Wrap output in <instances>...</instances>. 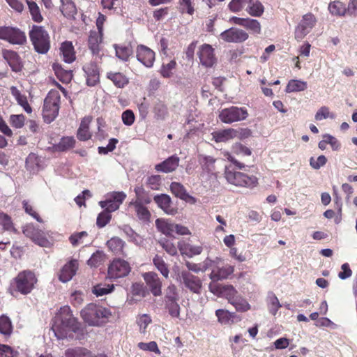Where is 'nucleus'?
I'll list each match as a JSON object with an SVG mask.
<instances>
[{
	"label": "nucleus",
	"instance_id": "obj_51",
	"mask_svg": "<svg viewBox=\"0 0 357 357\" xmlns=\"http://www.w3.org/2000/svg\"><path fill=\"white\" fill-rule=\"evenodd\" d=\"M133 205L135 206L137 215L139 220L143 221H147L149 220L151 214L146 207L137 202L133 203Z\"/></svg>",
	"mask_w": 357,
	"mask_h": 357
},
{
	"label": "nucleus",
	"instance_id": "obj_57",
	"mask_svg": "<svg viewBox=\"0 0 357 357\" xmlns=\"http://www.w3.org/2000/svg\"><path fill=\"white\" fill-rule=\"evenodd\" d=\"M268 298H269V304H268L269 312L273 315H275L278 309L281 307V305L279 302L278 298L273 293L269 294Z\"/></svg>",
	"mask_w": 357,
	"mask_h": 357
},
{
	"label": "nucleus",
	"instance_id": "obj_38",
	"mask_svg": "<svg viewBox=\"0 0 357 357\" xmlns=\"http://www.w3.org/2000/svg\"><path fill=\"white\" fill-rule=\"evenodd\" d=\"M328 10L333 15L344 16L347 13V7L342 2L335 1L329 3Z\"/></svg>",
	"mask_w": 357,
	"mask_h": 357
},
{
	"label": "nucleus",
	"instance_id": "obj_10",
	"mask_svg": "<svg viewBox=\"0 0 357 357\" xmlns=\"http://www.w3.org/2000/svg\"><path fill=\"white\" fill-rule=\"evenodd\" d=\"M22 231L26 237L31 238L36 244L41 247H50L51 243L47 238V236H50L49 231L45 232L33 224L26 225L23 227Z\"/></svg>",
	"mask_w": 357,
	"mask_h": 357
},
{
	"label": "nucleus",
	"instance_id": "obj_32",
	"mask_svg": "<svg viewBox=\"0 0 357 357\" xmlns=\"http://www.w3.org/2000/svg\"><path fill=\"white\" fill-rule=\"evenodd\" d=\"M61 52H62L65 62L70 63L75 59L74 47L71 42L66 41L61 44Z\"/></svg>",
	"mask_w": 357,
	"mask_h": 357
},
{
	"label": "nucleus",
	"instance_id": "obj_8",
	"mask_svg": "<svg viewBox=\"0 0 357 357\" xmlns=\"http://www.w3.org/2000/svg\"><path fill=\"white\" fill-rule=\"evenodd\" d=\"M225 177L228 183L236 186L253 188L257 183V179L255 176H248V175L229 169H226Z\"/></svg>",
	"mask_w": 357,
	"mask_h": 357
},
{
	"label": "nucleus",
	"instance_id": "obj_47",
	"mask_svg": "<svg viewBox=\"0 0 357 357\" xmlns=\"http://www.w3.org/2000/svg\"><path fill=\"white\" fill-rule=\"evenodd\" d=\"M153 262L154 266L160 272L162 276H164L165 278H168L169 271L167 265L163 259L159 255H155L153 259Z\"/></svg>",
	"mask_w": 357,
	"mask_h": 357
},
{
	"label": "nucleus",
	"instance_id": "obj_35",
	"mask_svg": "<svg viewBox=\"0 0 357 357\" xmlns=\"http://www.w3.org/2000/svg\"><path fill=\"white\" fill-rule=\"evenodd\" d=\"M215 315L218 317V321L222 324H230L234 322V319L236 317L234 312H230L223 309L217 310Z\"/></svg>",
	"mask_w": 357,
	"mask_h": 357
},
{
	"label": "nucleus",
	"instance_id": "obj_45",
	"mask_svg": "<svg viewBox=\"0 0 357 357\" xmlns=\"http://www.w3.org/2000/svg\"><path fill=\"white\" fill-rule=\"evenodd\" d=\"M172 192L177 197L181 199H186L189 197L185 187L180 183L172 182L170 185Z\"/></svg>",
	"mask_w": 357,
	"mask_h": 357
},
{
	"label": "nucleus",
	"instance_id": "obj_64",
	"mask_svg": "<svg viewBox=\"0 0 357 357\" xmlns=\"http://www.w3.org/2000/svg\"><path fill=\"white\" fill-rule=\"evenodd\" d=\"M88 236L87 232L86 231H81L78 233H75L72 234L69 237V241L73 245V246L76 247L79 245V244L82 243V238L84 237H86Z\"/></svg>",
	"mask_w": 357,
	"mask_h": 357
},
{
	"label": "nucleus",
	"instance_id": "obj_21",
	"mask_svg": "<svg viewBox=\"0 0 357 357\" xmlns=\"http://www.w3.org/2000/svg\"><path fill=\"white\" fill-rule=\"evenodd\" d=\"M85 76L86 77V84L89 86H96L100 81L99 68L97 64L91 61L83 66Z\"/></svg>",
	"mask_w": 357,
	"mask_h": 357
},
{
	"label": "nucleus",
	"instance_id": "obj_43",
	"mask_svg": "<svg viewBox=\"0 0 357 357\" xmlns=\"http://www.w3.org/2000/svg\"><path fill=\"white\" fill-rule=\"evenodd\" d=\"M238 312H246L250 308V304L241 295L237 294L230 303Z\"/></svg>",
	"mask_w": 357,
	"mask_h": 357
},
{
	"label": "nucleus",
	"instance_id": "obj_5",
	"mask_svg": "<svg viewBox=\"0 0 357 357\" xmlns=\"http://www.w3.org/2000/svg\"><path fill=\"white\" fill-rule=\"evenodd\" d=\"M61 96L56 90L50 91L44 100L43 116L45 122L50 123L58 116Z\"/></svg>",
	"mask_w": 357,
	"mask_h": 357
},
{
	"label": "nucleus",
	"instance_id": "obj_14",
	"mask_svg": "<svg viewBox=\"0 0 357 357\" xmlns=\"http://www.w3.org/2000/svg\"><path fill=\"white\" fill-rule=\"evenodd\" d=\"M209 291L214 295L225 298L230 303L235 296L238 294L234 287L229 284H220L217 282H210Z\"/></svg>",
	"mask_w": 357,
	"mask_h": 357
},
{
	"label": "nucleus",
	"instance_id": "obj_31",
	"mask_svg": "<svg viewBox=\"0 0 357 357\" xmlns=\"http://www.w3.org/2000/svg\"><path fill=\"white\" fill-rule=\"evenodd\" d=\"M155 225L158 230L167 236H174V223L164 219H157Z\"/></svg>",
	"mask_w": 357,
	"mask_h": 357
},
{
	"label": "nucleus",
	"instance_id": "obj_60",
	"mask_svg": "<svg viewBox=\"0 0 357 357\" xmlns=\"http://www.w3.org/2000/svg\"><path fill=\"white\" fill-rule=\"evenodd\" d=\"M179 10L181 13H188L192 15L195 9L192 6V0H179Z\"/></svg>",
	"mask_w": 357,
	"mask_h": 357
},
{
	"label": "nucleus",
	"instance_id": "obj_37",
	"mask_svg": "<svg viewBox=\"0 0 357 357\" xmlns=\"http://www.w3.org/2000/svg\"><path fill=\"white\" fill-rule=\"evenodd\" d=\"M122 231L127 236L129 241L132 242L137 245H140L143 243V238L136 233L130 226L124 225L122 227Z\"/></svg>",
	"mask_w": 357,
	"mask_h": 357
},
{
	"label": "nucleus",
	"instance_id": "obj_4",
	"mask_svg": "<svg viewBox=\"0 0 357 357\" xmlns=\"http://www.w3.org/2000/svg\"><path fill=\"white\" fill-rule=\"evenodd\" d=\"M174 278L183 288L196 294H201L202 282L201 279L185 269H181L178 266L173 268Z\"/></svg>",
	"mask_w": 357,
	"mask_h": 357
},
{
	"label": "nucleus",
	"instance_id": "obj_55",
	"mask_svg": "<svg viewBox=\"0 0 357 357\" xmlns=\"http://www.w3.org/2000/svg\"><path fill=\"white\" fill-rule=\"evenodd\" d=\"M251 0H231L228 5L229 10L234 13H238L242 10L245 7H248V3Z\"/></svg>",
	"mask_w": 357,
	"mask_h": 357
},
{
	"label": "nucleus",
	"instance_id": "obj_44",
	"mask_svg": "<svg viewBox=\"0 0 357 357\" xmlns=\"http://www.w3.org/2000/svg\"><path fill=\"white\" fill-rule=\"evenodd\" d=\"M75 139L73 137H62L60 142L54 146L58 151H66L74 147Z\"/></svg>",
	"mask_w": 357,
	"mask_h": 357
},
{
	"label": "nucleus",
	"instance_id": "obj_16",
	"mask_svg": "<svg viewBox=\"0 0 357 357\" xmlns=\"http://www.w3.org/2000/svg\"><path fill=\"white\" fill-rule=\"evenodd\" d=\"M136 57L144 66L151 68L155 61V52L144 45H139L136 49Z\"/></svg>",
	"mask_w": 357,
	"mask_h": 357
},
{
	"label": "nucleus",
	"instance_id": "obj_13",
	"mask_svg": "<svg viewBox=\"0 0 357 357\" xmlns=\"http://www.w3.org/2000/svg\"><path fill=\"white\" fill-rule=\"evenodd\" d=\"M126 197V195L123 192H109L106 195L105 200L99 202V205L105 210L113 212L119 209Z\"/></svg>",
	"mask_w": 357,
	"mask_h": 357
},
{
	"label": "nucleus",
	"instance_id": "obj_27",
	"mask_svg": "<svg viewBox=\"0 0 357 357\" xmlns=\"http://www.w3.org/2000/svg\"><path fill=\"white\" fill-rule=\"evenodd\" d=\"M107 245L110 251L116 255L126 257L123 248L126 246V242L119 237H112L107 242Z\"/></svg>",
	"mask_w": 357,
	"mask_h": 357
},
{
	"label": "nucleus",
	"instance_id": "obj_6",
	"mask_svg": "<svg viewBox=\"0 0 357 357\" xmlns=\"http://www.w3.org/2000/svg\"><path fill=\"white\" fill-rule=\"evenodd\" d=\"M30 40L35 50L40 54H45L50 47V37L43 26L33 25L29 31Z\"/></svg>",
	"mask_w": 357,
	"mask_h": 357
},
{
	"label": "nucleus",
	"instance_id": "obj_30",
	"mask_svg": "<svg viewBox=\"0 0 357 357\" xmlns=\"http://www.w3.org/2000/svg\"><path fill=\"white\" fill-rule=\"evenodd\" d=\"M113 46L116 56L123 61H128L133 54V50L130 44L126 45L114 44Z\"/></svg>",
	"mask_w": 357,
	"mask_h": 357
},
{
	"label": "nucleus",
	"instance_id": "obj_39",
	"mask_svg": "<svg viewBox=\"0 0 357 357\" xmlns=\"http://www.w3.org/2000/svg\"><path fill=\"white\" fill-rule=\"evenodd\" d=\"M236 135V131L233 128H229L215 132L213 137L217 142H225L233 139Z\"/></svg>",
	"mask_w": 357,
	"mask_h": 357
},
{
	"label": "nucleus",
	"instance_id": "obj_33",
	"mask_svg": "<svg viewBox=\"0 0 357 357\" xmlns=\"http://www.w3.org/2000/svg\"><path fill=\"white\" fill-rule=\"evenodd\" d=\"M61 6L60 10L66 17H73L77 14V8L72 0H60Z\"/></svg>",
	"mask_w": 357,
	"mask_h": 357
},
{
	"label": "nucleus",
	"instance_id": "obj_41",
	"mask_svg": "<svg viewBox=\"0 0 357 357\" xmlns=\"http://www.w3.org/2000/svg\"><path fill=\"white\" fill-rule=\"evenodd\" d=\"M307 82L301 80L291 79L286 87L287 93L303 91L307 89Z\"/></svg>",
	"mask_w": 357,
	"mask_h": 357
},
{
	"label": "nucleus",
	"instance_id": "obj_61",
	"mask_svg": "<svg viewBox=\"0 0 357 357\" xmlns=\"http://www.w3.org/2000/svg\"><path fill=\"white\" fill-rule=\"evenodd\" d=\"M110 213L111 212L105 210L99 213L96 220V224L98 227L102 228L109 222L112 218Z\"/></svg>",
	"mask_w": 357,
	"mask_h": 357
},
{
	"label": "nucleus",
	"instance_id": "obj_2",
	"mask_svg": "<svg viewBox=\"0 0 357 357\" xmlns=\"http://www.w3.org/2000/svg\"><path fill=\"white\" fill-rule=\"evenodd\" d=\"M37 282L38 279L33 272L30 270L22 271L10 282L8 291L13 296L18 293L27 295L34 289Z\"/></svg>",
	"mask_w": 357,
	"mask_h": 357
},
{
	"label": "nucleus",
	"instance_id": "obj_9",
	"mask_svg": "<svg viewBox=\"0 0 357 357\" xmlns=\"http://www.w3.org/2000/svg\"><path fill=\"white\" fill-rule=\"evenodd\" d=\"M248 112L245 107L231 106L222 109L219 114V118L223 123L231 124L234 122L246 119Z\"/></svg>",
	"mask_w": 357,
	"mask_h": 357
},
{
	"label": "nucleus",
	"instance_id": "obj_29",
	"mask_svg": "<svg viewBox=\"0 0 357 357\" xmlns=\"http://www.w3.org/2000/svg\"><path fill=\"white\" fill-rule=\"evenodd\" d=\"M102 33L91 31L89 36V48L93 55H98L100 50V44L102 42Z\"/></svg>",
	"mask_w": 357,
	"mask_h": 357
},
{
	"label": "nucleus",
	"instance_id": "obj_24",
	"mask_svg": "<svg viewBox=\"0 0 357 357\" xmlns=\"http://www.w3.org/2000/svg\"><path fill=\"white\" fill-rule=\"evenodd\" d=\"M234 266L229 264L221 268H213L209 275V278L211 280V282H217L219 280L227 279L234 273Z\"/></svg>",
	"mask_w": 357,
	"mask_h": 357
},
{
	"label": "nucleus",
	"instance_id": "obj_48",
	"mask_svg": "<svg viewBox=\"0 0 357 357\" xmlns=\"http://www.w3.org/2000/svg\"><path fill=\"white\" fill-rule=\"evenodd\" d=\"M66 357H96L86 349L76 348L66 351Z\"/></svg>",
	"mask_w": 357,
	"mask_h": 357
},
{
	"label": "nucleus",
	"instance_id": "obj_46",
	"mask_svg": "<svg viewBox=\"0 0 357 357\" xmlns=\"http://www.w3.org/2000/svg\"><path fill=\"white\" fill-rule=\"evenodd\" d=\"M89 120H82L77 130V138L81 141H86L91 137V134L89 130Z\"/></svg>",
	"mask_w": 357,
	"mask_h": 357
},
{
	"label": "nucleus",
	"instance_id": "obj_54",
	"mask_svg": "<svg viewBox=\"0 0 357 357\" xmlns=\"http://www.w3.org/2000/svg\"><path fill=\"white\" fill-rule=\"evenodd\" d=\"M179 299L177 287L175 284H170L165 290L164 302Z\"/></svg>",
	"mask_w": 357,
	"mask_h": 357
},
{
	"label": "nucleus",
	"instance_id": "obj_63",
	"mask_svg": "<svg viewBox=\"0 0 357 357\" xmlns=\"http://www.w3.org/2000/svg\"><path fill=\"white\" fill-rule=\"evenodd\" d=\"M121 119L126 126H132L135 120L134 112L131 109L125 110L122 113Z\"/></svg>",
	"mask_w": 357,
	"mask_h": 357
},
{
	"label": "nucleus",
	"instance_id": "obj_58",
	"mask_svg": "<svg viewBox=\"0 0 357 357\" xmlns=\"http://www.w3.org/2000/svg\"><path fill=\"white\" fill-rule=\"evenodd\" d=\"M104 259V254L101 251H96L93 253L87 261L88 265L92 267H97L102 262Z\"/></svg>",
	"mask_w": 357,
	"mask_h": 357
},
{
	"label": "nucleus",
	"instance_id": "obj_3",
	"mask_svg": "<svg viewBox=\"0 0 357 357\" xmlns=\"http://www.w3.org/2000/svg\"><path fill=\"white\" fill-rule=\"evenodd\" d=\"M81 316L89 325L99 326L112 316V312L105 307L89 303L82 310Z\"/></svg>",
	"mask_w": 357,
	"mask_h": 357
},
{
	"label": "nucleus",
	"instance_id": "obj_19",
	"mask_svg": "<svg viewBox=\"0 0 357 357\" xmlns=\"http://www.w3.org/2000/svg\"><path fill=\"white\" fill-rule=\"evenodd\" d=\"M229 22L245 28L252 33L259 34L261 32V24L257 20L233 16L229 19Z\"/></svg>",
	"mask_w": 357,
	"mask_h": 357
},
{
	"label": "nucleus",
	"instance_id": "obj_49",
	"mask_svg": "<svg viewBox=\"0 0 357 357\" xmlns=\"http://www.w3.org/2000/svg\"><path fill=\"white\" fill-rule=\"evenodd\" d=\"M0 225H2L3 230L17 233V230L15 228L11 218L4 213H0Z\"/></svg>",
	"mask_w": 357,
	"mask_h": 357
},
{
	"label": "nucleus",
	"instance_id": "obj_40",
	"mask_svg": "<svg viewBox=\"0 0 357 357\" xmlns=\"http://www.w3.org/2000/svg\"><path fill=\"white\" fill-rule=\"evenodd\" d=\"M107 77L109 79L114 83V84L119 88H123L126 84L128 83V80L126 77L121 73H107Z\"/></svg>",
	"mask_w": 357,
	"mask_h": 357
},
{
	"label": "nucleus",
	"instance_id": "obj_62",
	"mask_svg": "<svg viewBox=\"0 0 357 357\" xmlns=\"http://www.w3.org/2000/svg\"><path fill=\"white\" fill-rule=\"evenodd\" d=\"M25 117L23 114H12L10 116V123L15 128H21L24 125Z\"/></svg>",
	"mask_w": 357,
	"mask_h": 357
},
{
	"label": "nucleus",
	"instance_id": "obj_25",
	"mask_svg": "<svg viewBox=\"0 0 357 357\" xmlns=\"http://www.w3.org/2000/svg\"><path fill=\"white\" fill-rule=\"evenodd\" d=\"M78 268V262L77 260L73 259L65 264L62 268L59 274V280L62 282H67L70 281L75 275Z\"/></svg>",
	"mask_w": 357,
	"mask_h": 357
},
{
	"label": "nucleus",
	"instance_id": "obj_53",
	"mask_svg": "<svg viewBox=\"0 0 357 357\" xmlns=\"http://www.w3.org/2000/svg\"><path fill=\"white\" fill-rule=\"evenodd\" d=\"M114 288V284H98L93 287L92 291L96 296H102L111 293Z\"/></svg>",
	"mask_w": 357,
	"mask_h": 357
},
{
	"label": "nucleus",
	"instance_id": "obj_20",
	"mask_svg": "<svg viewBox=\"0 0 357 357\" xmlns=\"http://www.w3.org/2000/svg\"><path fill=\"white\" fill-rule=\"evenodd\" d=\"M2 56L6 61L13 72H21L23 64L18 54L10 50H3Z\"/></svg>",
	"mask_w": 357,
	"mask_h": 357
},
{
	"label": "nucleus",
	"instance_id": "obj_11",
	"mask_svg": "<svg viewBox=\"0 0 357 357\" xmlns=\"http://www.w3.org/2000/svg\"><path fill=\"white\" fill-rule=\"evenodd\" d=\"M317 22L316 17L311 13L303 15L301 20L295 29V39L297 41L303 40L312 30Z\"/></svg>",
	"mask_w": 357,
	"mask_h": 357
},
{
	"label": "nucleus",
	"instance_id": "obj_1",
	"mask_svg": "<svg viewBox=\"0 0 357 357\" xmlns=\"http://www.w3.org/2000/svg\"><path fill=\"white\" fill-rule=\"evenodd\" d=\"M79 329L78 323L73 316L70 308L63 306L53 319L52 330L59 340L66 338L70 331L76 332Z\"/></svg>",
	"mask_w": 357,
	"mask_h": 357
},
{
	"label": "nucleus",
	"instance_id": "obj_42",
	"mask_svg": "<svg viewBox=\"0 0 357 357\" xmlns=\"http://www.w3.org/2000/svg\"><path fill=\"white\" fill-rule=\"evenodd\" d=\"M13 326L10 318L4 314L0 317V333L6 337L11 335Z\"/></svg>",
	"mask_w": 357,
	"mask_h": 357
},
{
	"label": "nucleus",
	"instance_id": "obj_56",
	"mask_svg": "<svg viewBox=\"0 0 357 357\" xmlns=\"http://www.w3.org/2000/svg\"><path fill=\"white\" fill-rule=\"evenodd\" d=\"M314 118L317 121H321L328 118L334 119L335 118V114L330 112L328 107L323 106L317 112Z\"/></svg>",
	"mask_w": 357,
	"mask_h": 357
},
{
	"label": "nucleus",
	"instance_id": "obj_7",
	"mask_svg": "<svg viewBox=\"0 0 357 357\" xmlns=\"http://www.w3.org/2000/svg\"><path fill=\"white\" fill-rule=\"evenodd\" d=\"M0 40L11 45H23L26 43V36L24 31L16 26H0Z\"/></svg>",
	"mask_w": 357,
	"mask_h": 357
},
{
	"label": "nucleus",
	"instance_id": "obj_18",
	"mask_svg": "<svg viewBox=\"0 0 357 357\" xmlns=\"http://www.w3.org/2000/svg\"><path fill=\"white\" fill-rule=\"evenodd\" d=\"M144 280L151 294L154 296H159L162 294V282L158 274L155 272H148L143 275Z\"/></svg>",
	"mask_w": 357,
	"mask_h": 357
},
{
	"label": "nucleus",
	"instance_id": "obj_50",
	"mask_svg": "<svg viewBox=\"0 0 357 357\" xmlns=\"http://www.w3.org/2000/svg\"><path fill=\"white\" fill-rule=\"evenodd\" d=\"M176 67V62L174 60L170 61L168 63H162L159 73L164 78H169L173 75V70Z\"/></svg>",
	"mask_w": 357,
	"mask_h": 357
},
{
	"label": "nucleus",
	"instance_id": "obj_28",
	"mask_svg": "<svg viewBox=\"0 0 357 357\" xmlns=\"http://www.w3.org/2000/svg\"><path fill=\"white\" fill-rule=\"evenodd\" d=\"M215 159L211 156L208 155H199V162L201 165V168L202 172L201 173L202 176L204 174H212L215 171Z\"/></svg>",
	"mask_w": 357,
	"mask_h": 357
},
{
	"label": "nucleus",
	"instance_id": "obj_22",
	"mask_svg": "<svg viewBox=\"0 0 357 357\" xmlns=\"http://www.w3.org/2000/svg\"><path fill=\"white\" fill-rule=\"evenodd\" d=\"M153 200L166 214L173 215L177 213V208L173 206L171 197L169 195L166 194L158 195L154 196Z\"/></svg>",
	"mask_w": 357,
	"mask_h": 357
},
{
	"label": "nucleus",
	"instance_id": "obj_52",
	"mask_svg": "<svg viewBox=\"0 0 357 357\" xmlns=\"http://www.w3.org/2000/svg\"><path fill=\"white\" fill-rule=\"evenodd\" d=\"M30 13L32 19L36 22H40L43 20V17L40 14L39 7L36 2L26 0Z\"/></svg>",
	"mask_w": 357,
	"mask_h": 357
},
{
	"label": "nucleus",
	"instance_id": "obj_17",
	"mask_svg": "<svg viewBox=\"0 0 357 357\" xmlns=\"http://www.w3.org/2000/svg\"><path fill=\"white\" fill-rule=\"evenodd\" d=\"M198 56L200 63L206 67H212L216 62L214 49L208 44H204L199 47Z\"/></svg>",
	"mask_w": 357,
	"mask_h": 357
},
{
	"label": "nucleus",
	"instance_id": "obj_36",
	"mask_svg": "<svg viewBox=\"0 0 357 357\" xmlns=\"http://www.w3.org/2000/svg\"><path fill=\"white\" fill-rule=\"evenodd\" d=\"M179 300H173L164 302L165 309L172 318H179L181 307Z\"/></svg>",
	"mask_w": 357,
	"mask_h": 357
},
{
	"label": "nucleus",
	"instance_id": "obj_26",
	"mask_svg": "<svg viewBox=\"0 0 357 357\" xmlns=\"http://www.w3.org/2000/svg\"><path fill=\"white\" fill-rule=\"evenodd\" d=\"M178 248L182 255H186L189 258L200 255L203 250V248L201 245H195L181 242L178 243Z\"/></svg>",
	"mask_w": 357,
	"mask_h": 357
},
{
	"label": "nucleus",
	"instance_id": "obj_59",
	"mask_svg": "<svg viewBox=\"0 0 357 357\" xmlns=\"http://www.w3.org/2000/svg\"><path fill=\"white\" fill-rule=\"evenodd\" d=\"M162 248L170 255L175 256L177 255V248L171 241L163 239L159 241Z\"/></svg>",
	"mask_w": 357,
	"mask_h": 357
},
{
	"label": "nucleus",
	"instance_id": "obj_12",
	"mask_svg": "<svg viewBox=\"0 0 357 357\" xmlns=\"http://www.w3.org/2000/svg\"><path fill=\"white\" fill-rule=\"evenodd\" d=\"M131 268L128 261L121 259H114L108 267V275L110 278L117 279L127 276Z\"/></svg>",
	"mask_w": 357,
	"mask_h": 357
},
{
	"label": "nucleus",
	"instance_id": "obj_23",
	"mask_svg": "<svg viewBox=\"0 0 357 357\" xmlns=\"http://www.w3.org/2000/svg\"><path fill=\"white\" fill-rule=\"evenodd\" d=\"M180 159L176 155H173L163 162L157 164L155 169L157 172L170 173L176 169L179 165Z\"/></svg>",
	"mask_w": 357,
	"mask_h": 357
},
{
	"label": "nucleus",
	"instance_id": "obj_15",
	"mask_svg": "<svg viewBox=\"0 0 357 357\" xmlns=\"http://www.w3.org/2000/svg\"><path fill=\"white\" fill-rule=\"evenodd\" d=\"M221 38L227 43H243L248 38V34L245 31L231 27L220 34Z\"/></svg>",
	"mask_w": 357,
	"mask_h": 357
},
{
	"label": "nucleus",
	"instance_id": "obj_34",
	"mask_svg": "<svg viewBox=\"0 0 357 357\" xmlns=\"http://www.w3.org/2000/svg\"><path fill=\"white\" fill-rule=\"evenodd\" d=\"M245 10L251 15L254 17H260L264 12V7L262 3L258 0H251L250 3H248V7Z\"/></svg>",
	"mask_w": 357,
	"mask_h": 357
}]
</instances>
